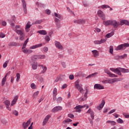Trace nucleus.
Wrapping results in <instances>:
<instances>
[{
  "mask_svg": "<svg viewBox=\"0 0 129 129\" xmlns=\"http://www.w3.org/2000/svg\"><path fill=\"white\" fill-rule=\"evenodd\" d=\"M103 24L106 27L107 26H113V28H118L119 26V22H117L116 20H106L103 21Z\"/></svg>",
  "mask_w": 129,
  "mask_h": 129,
  "instance_id": "obj_1",
  "label": "nucleus"
},
{
  "mask_svg": "<svg viewBox=\"0 0 129 129\" xmlns=\"http://www.w3.org/2000/svg\"><path fill=\"white\" fill-rule=\"evenodd\" d=\"M75 86L76 87L77 89L79 91L80 93L83 94L84 93V89L82 87L83 86L82 84H79V80H77L75 82Z\"/></svg>",
  "mask_w": 129,
  "mask_h": 129,
  "instance_id": "obj_2",
  "label": "nucleus"
},
{
  "mask_svg": "<svg viewBox=\"0 0 129 129\" xmlns=\"http://www.w3.org/2000/svg\"><path fill=\"white\" fill-rule=\"evenodd\" d=\"M127 47H129L128 43L121 44L117 46L115 48V50H116V51H119V50H124V49H125V48H127Z\"/></svg>",
  "mask_w": 129,
  "mask_h": 129,
  "instance_id": "obj_3",
  "label": "nucleus"
},
{
  "mask_svg": "<svg viewBox=\"0 0 129 129\" xmlns=\"http://www.w3.org/2000/svg\"><path fill=\"white\" fill-rule=\"evenodd\" d=\"M21 2L22 3V8L24 14L27 15V14H28V10H27V4L26 3V1L25 0H21Z\"/></svg>",
  "mask_w": 129,
  "mask_h": 129,
  "instance_id": "obj_4",
  "label": "nucleus"
},
{
  "mask_svg": "<svg viewBox=\"0 0 129 129\" xmlns=\"http://www.w3.org/2000/svg\"><path fill=\"white\" fill-rule=\"evenodd\" d=\"M98 16L100 17V18L103 20V21H105V15L103 13L101 10H99L97 12Z\"/></svg>",
  "mask_w": 129,
  "mask_h": 129,
  "instance_id": "obj_5",
  "label": "nucleus"
},
{
  "mask_svg": "<svg viewBox=\"0 0 129 129\" xmlns=\"http://www.w3.org/2000/svg\"><path fill=\"white\" fill-rule=\"evenodd\" d=\"M54 44L55 47L59 49V50H63V46H62V44L60 43V42L55 40L54 41Z\"/></svg>",
  "mask_w": 129,
  "mask_h": 129,
  "instance_id": "obj_6",
  "label": "nucleus"
},
{
  "mask_svg": "<svg viewBox=\"0 0 129 129\" xmlns=\"http://www.w3.org/2000/svg\"><path fill=\"white\" fill-rule=\"evenodd\" d=\"M74 23L80 25H84L86 23V20L85 19H78L77 20H74Z\"/></svg>",
  "mask_w": 129,
  "mask_h": 129,
  "instance_id": "obj_7",
  "label": "nucleus"
},
{
  "mask_svg": "<svg viewBox=\"0 0 129 129\" xmlns=\"http://www.w3.org/2000/svg\"><path fill=\"white\" fill-rule=\"evenodd\" d=\"M110 70L112 71L113 72H115L116 74L118 75H121V73L120 72V69L119 68L114 69V68H110Z\"/></svg>",
  "mask_w": 129,
  "mask_h": 129,
  "instance_id": "obj_8",
  "label": "nucleus"
},
{
  "mask_svg": "<svg viewBox=\"0 0 129 129\" xmlns=\"http://www.w3.org/2000/svg\"><path fill=\"white\" fill-rule=\"evenodd\" d=\"M86 105H78L75 107V109H76V112H81V109L85 108Z\"/></svg>",
  "mask_w": 129,
  "mask_h": 129,
  "instance_id": "obj_9",
  "label": "nucleus"
},
{
  "mask_svg": "<svg viewBox=\"0 0 129 129\" xmlns=\"http://www.w3.org/2000/svg\"><path fill=\"white\" fill-rule=\"evenodd\" d=\"M105 42H106L105 39H102L100 40L94 41V44H95V45H100V44H103V43H105Z\"/></svg>",
  "mask_w": 129,
  "mask_h": 129,
  "instance_id": "obj_10",
  "label": "nucleus"
},
{
  "mask_svg": "<svg viewBox=\"0 0 129 129\" xmlns=\"http://www.w3.org/2000/svg\"><path fill=\"white\" fill-rule=\"evenodd\" d=\"M88 92H89V89L86 88V92L84 95V97L81 98V101H84L87 99V94H88Z\"/></svg>",
  "mask_w": 129,
  "mask_h": 129,
  "instance_id": "obj_11",
  "label": "nucleus"
},
{
  "mask_svg": "<svg viewBox=\"0 0 129 129\" xmlns=\"http://www.w3.org/2000/svg\"><path fill=\"white\" fill-rule=\"evenodd\" d=\"M106 81L107 83H109V84H112L114 83V82H117V81H120V80H119V79L114 78L110 80H108Z\"/></svg>",
  "mask_w": 129,
  "mask_h": 129,
  "instance_id": "obj_12",
  "label": "nucleus"
},
{
  "mask_svg": "<svg viewBox=\"0 0 129 129\" xmlns=\"http://www.w3.org/2000/svg\"><path fill=\"white\" fill-rule=\"evenodd\" d=\"M94 89H98L100 90L101 89H104V87L99 84H96L94 86Z\"/></svg>",
  "mask_w": 129,
  "mask_h": 129,
  "instance_id": "obj_13",
  "label": "nucleus"
},
{
  "mask_svg": "<svg viewBox=\"0 0 129 129\" xmlns=\"http://www.w3.org/2000/svg\"><path fill=\"white\" fill-rule=\"evenodd\" d=\"M51 117V116L50 115H47L45 118L44 119L43 122H42V125H46L47 124V122H48L49 119Z\"/></svg>",
  "mask_w": 129,
  "mask_h": 129,
  "instance_id": "obj_14",
  "label": "nucleus"
},
{
  "mask_svg": "<svg viewBox=\"0 0 129 129\" xmlns=\"http://www.w3.org/2000/svg\"><path fill=\"white\" fill-rule=\"evenodd\" d=\"M55 23L57 29H60V28H61V24H60V20L58 18H55Z\"/></svg>",
  "mask_w": 129,
  "mask_h": 129,
  "instance_id": "obj_15",
  "label": "nucleus"
},
{
  "mask_svg": "<svg viewBox=\"0 0 129 129\" xmlns=\"http://www.w3.org/2000/svg\"><path fill=\"white\" fill-rule=\"evenodd\" d=\"M126 25V26H129V22L126 20H122L120 21L119 26H123Z\"/></svg>",
  "mask_w": 129,
  "mask_h": 129,
  "instance_id": "obj_16",
  "label": "nucleus"
},
{
  "mask_svg": "<svg viewBox=\"0 0 129 129\" xmlns=\"http://www.w3.org/2000/svg\"><path fill=\"white\" fill-rule=\"evenodd\" d=\"M31 124V120H28L27 122H23L22 124V126L24 129H26L28 126Z\"/></svg>",
  "mask_w": 129,
  "mask_h": 129,
  "instance_id": "obj_17",
  "label": "nucleus"
},
{
  "mask_svg": "<svg viewBox=\"0 0 129 129\" xmlns=\"http://www.w3.org/2000/svg\"><path fill=\"white\" fill-rule=\"evenodd\" d=\"M86 113L90 114L92 119H94V112H93L91 109L89 108Z\"/></svg>",
  "mask_w": 129,
  "mask_h": 129,
  "instance_id": "obj_18",
  "label": "nucleus"
},
{
  "mask_svg": "<svg viewBox=\"0 0 129 129\" xmlns=\"http://www.w3.org/2000/svg\"><path fill=\"white\" fill-rule=\"evenodd\" d=\"M31 24V22H30V21H29L27 24H26V25L25 26V31L26 32H27V33H28V32H30V28H31V27H32V25L33 24Z\"/></svg>",
  "mask_w": 129,
  "mask_h": 129,
  "instance_id": "obj_19",
  "label": "nucleus"
},
{
  "mask_svg": "<svg viewBox=\"0 0 129 129\" xmlns=\"http://www.w3.org/2000/svg\"><path fill=\"white\" fill-rule=\"evenodd\" d=\"M40 68L42 69V71L40 72V74H44L47 71V67L44 65L40 66Z\"/></svg>",
  "mask_w": 129,
  "mask_h": 129,
  "instance_id": "obj_20",
  "label": "nucleus"
},
{
  "mask_svg": "<svg viewBox=\"0 0 129 129\" xmlns=\"http://www.w3.org/2000/svg\"><path fill=\"white\" fill-rule=\"evenodd\" d=\"M43 46V44L42 43L38 44L35 45H33L32 46H31L30 47V49H37V48H40V47H42Z\"/></svg>",
  "mask_w": 129,
  "mask_h": 129,
  "instance_id": "obj_21",
  "label": "nucleus"
},
{
  "mask_svg": "<svg viewBox=\"0 0 129 129\" xmlns=\"http://www.w3.org/2000/svg\"><path fill=\"white\" fill-rule=\"evenodd\" d=\"M92 53L95 58H97L99 56V52L96 50H92Z\"/></svg>",
  "mask_w": 129,
  "mask_h": 129,
  "instance_id": "obj_22",
  "label": "nucleus"
},
{
  "mask_svg": "<svg viewBox=\"0 0 129 129\" xmlns=\"http://www.w3.org/2000/svg\"><path fill=\"white\" fill-rule=\"evenodd\" d=\"M62 107L61 106H56V107H55L54 108H53L51 111L52 112H55L56 111H59V110H62Z\"/></svg>",
  "mask_w": 129,
  "mask_h": 129,
  "instance_id": "obj_23",
  "label": "nucleus"
},
{
  "mask_svg": "<svg viewBox=\"0 0 129 129\" xmlns=\"http://www.w3.org/2000/svg\"><path fill=\"white\" fill-rule=\"evenodd\" d=\"M15 32L16 33H17L18 35H23V34L25 33V32H24V29H16Z\"/></svg>",
  "mask_w": 129,
  "mask_h": 129,
  "instance_id": "obj_24",
  "label": "nucleus"
},
{
  "mask_svg": "<svg viewBox=\"0 0 129 129\" xmlns=\"http://www.w3.org/2000/svg\"><path fill=\"white\" fill-rule=\"evenodd\" d=\"M18 98H19L18 96H16L15 97L14 99L11 102V106H13V105H15V104L17 103V101H18Z\"/></svg>",
  "mask_w": 129,
  "mask_h": 129,
  "instance_id": "obj_25",
  "label": "nucleus"
},
{
  "mask_svg": "<svg viewBox=\"0 0 129 129\" xmlns=\"http://www.w3.org/2000/svg\"><path fill=\"white\" fill-rule=\"evenodd\" d=\"M97 74H98L97 73H94L92 74L89 75L86 78V79H87V78H94V77H96V76H97Z\"/></svg>",
  "mask_w": 129,
  "mask_h": 129,
  "instance_id": "obj_26",
  "label": "nucleus"
},
{
  "mask_svg": "<svg viewBox=\"0 0 129 129\" xmlns=\"http://www.w3.org/2000/svg\"><path fill=\"white\" fill-rule=\"evenodd\" d=\"M119 69H120V72H122V73H128L129 72L128 69H123L121 68H119Z\"/></svg>",
  "mask_w": 129,
  "mask_h": 129,
  "instance_id": "obj_27",
  "label": "nucleus"
},
{
  "mask_svg": "<svg viewBox=\"0 0 129 129\" xmlns=\"http://www.w3.org/2000/svg\"><path fill=\"white\" fill-rule=\"evenodd\" d=\"M37 33H38V34H40V35H47V32L46 31V30H39L37 31Z\"/></svg>",
  "mask_w": 129,
  "mask_h": 129,
  "instance_id": "obj_28",
  "label": "nucleus"
},
{
  "mask_svg": "<svg viewBox=\"0 0 129 129\" xmlns=\"http://www.w3.org/2000/svg\"><path fill=\"white\" fill-rule=\"evenodd\" d=\"M106 123H110L111 125H115V124H116V122H115V121H112V120H107L106 121Z\"/></svg>",
  "mask_w": 129,
  "mask_h": 129,
  "instance_id": "obj_29",
  "label": "nucleus"
},
{
  "mask_svg": "<svg viewBox=\"0 0 129 129\" xmlns=\"http://www.w3.org/2000/svg\"><path fill=\"white\" fill-rule=\"evenodd\" d=\"M113 35H114V32L112 31L109 33L107 34L106 37V38H111V37H112Z\"/></svg>",
  "mask_w": 129,
  "mask_h": 129,
  "instance_id": "obj_30",
  "label": "nucleus"
},
{
  "mask_svg": "<svg viewBox=\"0 0 129 129\" xmlns=\"http://www.w3.org/2000/svg\"><path fill=\"white\" fill-rule=\"evenodd\" d=\"M6 82H7V78H3L2 81V86H4L6 84Z\"/></svg>",
  "mask_w": 129,
  "mask_h": 129,
  "instance_id": "obj_31",
  "label": "nucleus"
},
{
  "mask_svg": "<svg viewBox=\"0 0 129 129\" xmlns=\"http://www.w3.org/2000/svg\"><path fill=\"white\" fill-rule=\"evenodd\" d=\"M104 104H105V101L104 100H102L101 101V103L99 105L101 108H103V107L104 106Z\"/></svg>",
  "mask_w": 129,
  "mask_h": 129,
  "instance_id": "obj_32",
  "label": "nucleus"
},
{
  "mask_svg": "<svg viewBox=\"0 0 129 129\" xmlns=\"http://www.w3.org/2000/svg\"><path fill=\"white\" fill-rule=\"evenodd\" d=\"M71 121H72V120L71 119L68 118L63 120L62 122L65 124V123H67L68 122H71Z\"/></svg>",
  "mask_w": 129,
  "mask_h": 129,
  "instance_id": "obj_33",
  "label": "nucleus"
},
{
  "mask_svg": "<svg viewBox=\"0 0 129 129\" xmlns=\"http://www.w3.org/2000/svg\"><path fill=\"white\" fill-rule=\"evenodd\" d=\"M25 33H23V34L20 35V41H24L25 40Z\"/></svg>",
  "mask_w": 129,
  "mask_h": 129,
  "instance_id": "obj_34",
  "label": "nucleus"
},
{
  "mask_svg": "<svg viewBox=\"0 0 129 129\" xmlns=\"http://www.w3.org/2000/svg\"><path fill=\"white\" fill-rule=\"evenodd\" d=\"M57 94V88H54L53 91V96H56Z\"/></svg>",
  "mask_w": 129,
  "mask_h": 129,
  "instance_id": "obj_35",
  "label": "nucleus"
},
{
  "mask_svg": "<svg viewBox=\"0 0 129 129\" xmlns=\"http://www.w3.org/2000/svg\"><path fill=\"white\" fill-rule=\"evenodd\" d=\"M41 23H42V20H37L34 23H33L32 25H38L39 24H41Z\"/></svg>",
  "mask_w": 129,
  "mask_h": 129,
  "instance_id": "obj_36",
  "label": "nucleus"
},
{
  "mask_svg": "<svg viewBox=\"0 0 129 129\" xmlns=\"http://www.w3.org/2000/svg\"><path fill=\"white\" fill-rule=\"evenodd\" d=\"M54 16H55V17H56V18H58L60 20H61V19H62V16L60 14H58L56 13V12H54Z\"/></svg>",
  "mask_w": 129,
  "mask_h": 129,
  "instance_id": "obj_37",
  "label": "nucleus"
},
{
  "mask_svg": "<svg viewBox=\"0 0 129 129\" xmlns=\"http://www.w3.org/2000/svg\"><path fill=\"white\" fill-rule=\"evenodd\" d=\"M116 122L118 123H120V124L123 123V120H122L120 118H119L118 119L116 120Z\"/></svg>",
  "mask_w": 129,
  "mask_h": 129,
  "instance_id": "obj_38",
  "label": "nucleus"
},
{
  "mask_svg": "<svg viewBox=\"0 0 129 129\" xmlns=\"http://www.w3.org/2000/svg\"><path fill=\"white\" fill-rule=\"evenodd\" d=\"M9 46L10 47L16 46H17V43L14 42H11L9 44Z\"/></svg>",
  "mask_w": 129,
  "mask_h": 129,
  "instance_id": "obj_39",
  "label": "nucleus"
},
{
  "mask_svg": "<svg viewBox=\"0 0 129 129\" xmlns=\"http://www.w3.org/2000/svg\"><path fill=\"white\" fill-rule=\"evenodd\" d=\"M38 94H39V91H36L35 93H34L33 94V96L34 97V98H37Z\"/></svg>",
  "mask_w": 129,
  "mask_h": 129,
  "instance_id": "obj_40",
  "label": "nucleus"
},
{
  "mask_svg": "<svg viewBox=\"0 0 129 129\" xmlns=\"http://www.w3.org/2000/svg\"><path fill=\"white\" fill-rule=\"evenodd\" d=\"M32 60H36L39 59V55H33L31 57Z\"/></svg>",
  "mask_w": 129,
  "mask_h": 129,
  "instance_id": "obj_41",
  "label": "nucleus"
},
{
  "mask_svg": "<svg viewBox=\"0 0 129 129\" xmlns=\"http://www.w3.org/2000/svg\"><path fill=\"white\" fill-rule=\"evenodd\" d=\"M46 56L44 54L38 55V59H45Z\"/></svg>",
  "mask_w": 129,
  "mask_h": 129,
  "instance_id": "obj_42",
  "label": "nucleus"
},
{
  "mask_svg": "<svg viewBox=\"0 0 129 129\" xmlns=\"http://www.w3.org/2000/svg\"><path fill=\"white\" fill-rule=\"evenodd\" d=\"M101 9H107V8H110L109 6L106 5H103L101 6Z\"/></svg>",
  "mask_w": 129,
  "mask_h": 129,
  "instance_id": "obj_43",
  "label": "nucleus"
},
{
  "mask_svg": "<svg viewBox=\"0 0 129 129\" xmlns=\"http://www.w3.org/2000/svg\"><path fill=\"white\" fill-rule=\"evenodd\" d=\"M16 77H17L16 81H17L18 82L19 80H20V79L21 78V75H20V73H17L16 74Z\"/></svg>",
  "mask_w": 129,
  "mask_h": 129,
  "instance_id": "obj_44",
  "label": "nucleus"
},
{
  "mask_svg": "<svg viewBox=\"0 0 129 129\" xmlns=\"http://www.w3.org/2000/svg\"><path fill=\"white\" fill-rule=\"evenodd\" d=\"M109 77H112V78L117 77V75H116L114 74H111V73H110L109 74Z\"/></svg>",
  "mask_w": 129,
  "mask_h": 129,
  "instance_id": "obj_45",
  "label": "nucleus"
},
{
  "mask_svg": "<svg viewBox=\"0 0 129 129\" xmlns=\"http://www.w3.org/2000/svg\"><path fill=\"white\" fill-rule=\"evenodd\" d=\"M4 103L6 105V106H9L10 104H11V102H10V101L9 100H6L4 102Z\"/></svg>",
  "mask_w": 129,
  "mask_h": 129,
  "instance_id": "obj_46",
  "label": "nucleus"
},
{
  "mask_svg": "<svg viewBox=\"0 0 129 129\" xmlns=\"http://www.w3.org/2000/svg\"><path fill=\"white\" fill-rule=\"evenodd\" d=\"M8 21L9 24H10L11 26H12V27H15V24L13 23V21H12V20L8 19Z\"/></svg>",
  "mask_w": 129,
  "mask_h": 129,
  "instance_id": "obj_47",
  "label": "nucleus"
},
{
  "mask_svg": "<svg viewBox=\"0 0 129 129\" xmlns=\"http://www.w3.org/2000/svg\"><path fill=\"white\" fill-rule=\"evenodd\" d=\"M31 87L32 89H36L37 88V86H36L34 83H32L31 84Z\"/></svg>",
  "mask_w": 129,
  "mask_h": 129,
  "instance_id": "obj_48",
  "label": "nucleus"
},
{
  "mask_svg": "<svg viewBox=\"0 0 129 129\" xmlns=\"http://www.w3.org/2000/svg\"><path fill=\"white\" fill-rule=\"evenodd\" d=\"M13 114L16 115V116H18V115H19V112H18V111H17L16 110L13 111Z\"/></svg>",
  "mask_w": 129,
  "mask_h": 129,
  "instance_id": "obj_49",
  "label": "nucleus"
},
{
  "mask_svg": "<svg viewBox=\"0 0 129 129\" xmlns=\"http://www.w3.org/2000/svg\"><path fill=\"white\" fill-rule=\"evenodd\" d=\"M5 37H6V34L3 32H1L0 33V38H5Z\"/></svg>",
  "mask_w": 129,
  "mask_h": 129,
  "instance_id": "obj_50",
  "label": "nucleus"
},
{
  "mask_svg": "<svg viewBox=\"0 0 129 129\" xmlns=\"http://www.w3.org/2000/svg\"><path fill=\"white\" fill-rule=\"evenodd\" d=\"M34 77L36 78L37 80H39V78H40V76H39V74H34Z\"/></svg>",
  "mask_w": 129,
  "mask_h": 129,
  "instance_id": "obj_51",
  "label": "nucleus"
},
{
  "mask_svg": "<svg viewBox=\"0 0 129 129\" xmlns=\"http://www.w3.org/2000/svg\"><path fill=\"white\" fill-rule=\"evenodd\" d=\"M62 97H59L57 99H56V101L57 102H61V101H62Z\"/></svg>",
  "mask_w": 129,
  "mask_h": 129,
  "instance_id": "obj_52",
  "label": "nucleus"
},
{
  "mask_svg": "<svg viewBox=\"0 0 129 129\" xmlns=\"http://www.w3.org/2000/svg\"><path fill=\"white\" fill-rule=\"evenodd\" d=\"M45 13L47 14V15H50L51 14V11L49 9H47L45 11Z\"/></svg>",
  "mask_w": 129,
  "mask_h": 129,
  "instance_id": "obj_53",
  "label": "nucleus"
},
{
  "mask_svg": "<svg viewBox=\"0 0 129 129\" xmlns=\"http://www.w3.org/2000/svg\"><path fill=\"white\" fill-rule=\"evenodd\" d=\"M45 39L46 41V42H49V41H50V37H49V36L47 35L45 37Z\"/></svg>",
  "mask_w": 129,
  "mask_h": 129,
  "instance_id": "obj_54",
  "label": "nucleus"
},
{
  "mask_svg": "<svg viewBox=\"0 0 129 129\" xmlns=\"http://www.w3.org/2000/svg\"><path fill=\"white\" fill-rule=\"evenodd\" d=\"M127 56V54H124L122 55H120V58L121 59H123V58H125V57H126Z\"/></svg>",
  "mask_w": 129,
  "mask_h": 129,
  "instance_id": "obj_55",
  "label": "nucleus"
},
{
  "mask_svg": "<svg viewBox=\"0 0 129 129\" xmlns=\"http://www.w3.org/2000/svg\"><path fill=\"white\" fill-rule=\"evenodd\" d=\"M22 52H23V53H25V54H27L28 52V49L27 48H24L22 50Z\"/></svg>",
  "mask_w": 129,
  "mask_h": 129,
  "instance_id": "obj_56",
  "label": "nucleus"
},
{
  "mask_svg": "<svg viewBox=\"0 0 129 129\" xmlns=\"http://www.w3.org/2000/svg\"><path fill=\"white\" fill-rule=\"evenodd\" d=\"M43 50L44 52H48V50H49V49L47 47H43Z\"/></svg>",
  "mask_w": 129,
  "mask_h": 129,
  "instance_id": "obj_57",
  "label": "nucleus"
},
{
  "mask_svg": "<svg viewBox=\"0 0 129 129\" xmlns=\"http://www.w3.org/2000/svg\"><path fill=\"white\" fill-rule=\"evenodd\" d=\"M38 81H40V82H43L44 81V79L43 78L39 77V78L38 79Z\"/></svg>",
  "mask_w": 129,
  "mask_h": 129,
  "instance_id": "obj_58",
  "label": "nucleus"
},
{
  "mask_svg": "<svg viewBox=\"0 0 129 129\" xmlns=\"http://www.w3.org/2000/svg\"><path fill=\"white\" fill-rule=\"evenodd\" d=\"M69 78L71 80H73L74 79V76L73 75H71L69 76Z\"/></svg>",
  "mask_w": 129,
  "mask_h": 129,
  "instance_id": "obj_59",
  "label": "nucleus"
},
{
  "mask_svg": "<svg viewBox=\"0 0 129 129\" xmlns=\"http://www.w3.org/2000/svg\"><path fill=\"white\" fill-rule=\"evenodd\" d=\"M115 109H112L109 112V114H111V113H113V112H115Z\"/></svg>",
  "mask_w": 129,
  "mask_h": 129,
  "instance_id": "obj_60",
  "label": "nucleus"
},
{
  "mask_svg": "<svg viewBox=\"0 0 129 129\" xmlns=\"http://www.w3.org/2000/svg\"><path fill=\"white\" fill-rule=\"evenodd\" d=\"M68 53H69V54H70L71 55L73 54V50L72 49H69L68 51Z\"/></svg>",
  "mask_w": 129,
  "mask_h": 129,
  "instance_id": "obj_61",
  "label": "nucleus"
},
{
  "mask_svg": "<svg viewBox=\"0 0 129 129\" xmlns=\"http://www.w3.org/2000/svg\"><path fill=\"white\" fill-rule=\"evenodd\" d=\"M114 58L116 59V60H118V59H121L120 58V56L119 55H116L114 56Z\"/></svg>",
  "mask_w": 129,
  "mask_h": 129,
  "instance_id": "obj_62",
  "label": "nucleus"
},
{
  "mask_svg": "<svg viewBox=\"0 0 129 129\" xmlns=\"http://www.w3.org/2000/svg\"><path fill=\"white\" fill-rule=\"evenodd\" d=\"M68 116L69 117H70V118H73V117H74V115L72 114H69Z\"/></svg>",
  "mask_w": 129,
  "mask_h": 129,
  "instance_id": "obj_63",
  "label": "nucleus"
},
{
  "mask_svg": "<svg viewBox=\"0 0 129 129\" xmlns=\"http://www.w3.org/2000/svg\"><path fill=\"white\" fill-rule=\"evenodd\" d=\"M32 69H33V70H36V69H37V65H32Z\"/></svg>",
  "mask_w": 129,
  "mask_h": 129,
  "instance_id": "obj_64",
  "label": "nucleus"
}]
</instances>
